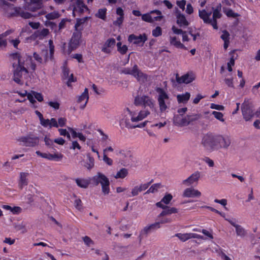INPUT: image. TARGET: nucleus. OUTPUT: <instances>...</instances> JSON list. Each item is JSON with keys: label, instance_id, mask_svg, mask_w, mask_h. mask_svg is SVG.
<instances>
[{"label": "nucleus", "instance_id": "obj_1", "mask_svg": "<svg viewBox=\"0 0 260 260\" xmlns=\"http://www.w3.org/2000/svg\"><path fill=\"white\" fill-rule=\"evenodd\" d=\"M13 66V80L19 85H23V76H27L28 71L27 67L24 66V60L18 53L10 55Z\"/></svg>", "mask_w": 260, "mask_h": 260}, {"label": "nucleus", "instance_id": "obj_2", "mask_svg": "<svg viewBox=\"0 0 260 260\" xmlns=\"http://www.w3.org/2000/svg\"><path fill=\"white\" fill-rule=\"evenodd\" d=\"M212 10L213 11L212 19L210 18L212 12H207L205 9L199 10V15L205 23L211 24L214 29H217L218 26L217 25V19L221 18L222 16L220 12L221 10V4H218L215 8L212 7Z\"/></svg>", "mask_w": 260, "mask_h": 260}, {"label": "nucleus", "instance_id": "obj_3", "mask_svg": "<svg viewBox=\"0 0 260 260\" xmlns=\"http://www.w3.org/2000/svg\"><path fill=\"white\" fill-rule=\"evenodd\" d=\"M91 180L95 185L101 184L102 191L104 194H108L109 193L110 182L109 179L104 174L98 172L91 178Z\"/></svg>", "mask_w": 260, "mask_h": 260}, {"label": "nucleus", "instance_id": "obj_4", "mask_svg": "<svg viewBox=\"0 0 260 260\" xmlns=\"http://www.w3.org/2000/svg\"><path fill=\"white\" fill-rule=\"evenodd\" d=\"M217 135L211 133L205 135L201 141L204 148L209 151L217 150Z\"/></svg>", "mask_w": 260, "mask_h": 260}, {"label": "nucleus", "instance_id": "obj_5", "mask_svg": "<svg viewBox=\"0 0 260 260\" xmlns=\"http://www.w3.org/2000/svg\"><path fill=\"white\" fill-rule=\"evenodd\" d=\"M156 91L158 93L157 101L159 110L161 112H165L169 106V96L167 92L161 88L157 87Z\"/></svg>", "mask_w": 260, "mask_h": 260}, {"label": "nucleus", "instance_id": "obj_6", "mask_svg": "<svg viewBox=\"0 0 260 260\" xmlns=\"http://www.w3.org/2000/svg\"><path fill=\"white\" fill-rule=\"evenodd\" d=\"M154 101L147 95L141 96H137L134 100V104L136 106L141 105L144 108L149 107L150 109L153 110L154 108Z\"/></svg>", "mask_w": 260, "mask_h": 260}, {"label": "nucleus", "instance_id": "obj_7", "mask_svg": "<svg viewBox=\"0 0 260 260\" xmlns=\"http://www.w3.org/2000/svg\"><path fill=\"white\" fill-rule=\"evenodd\" d=\"M242 114L246 121L250 120L254 116L252 104L248 100H245L241 106Z\"/></svg>", "mask_w": 260, "mask_h": 260}, {"label": "nucleus", "instance_id": "obj_8", "mask_svg": "<svg viewBox=\"0 0 260 260\" xmlns=\"http://www.w3.org/2000/svg\"><path fill=\"white\" fill-rule=\"evenodd\" d=\"M1 8L5 15L8 17L17 16L19 10V7H15L13 5L4 1L1 5Z\"/></svg>", "mask_w": 260, "mask_h": 260}, {"label": "nucleus", "instance_id": "obj_9", "mask_svg": "<svg viewBox=\"0 0 260 260\" xmlns=\"http://www.w3.org/2000/svg\"><path fill=\"white\" fill-rule=\"evenodd\" d=\"M18 140L22 142L23 145L25 147H34L38 146L39 144V138L31 135L22 137Z\"/></svg>", "mask_w": 260, "mask_h": 260}, {"label": "nucleus", "instance_id": "obj_10", "mask_svg": "<svg viewBox=\"0 0 260 260\" xmlns=\"http://www.w3.org/2000/svg\"><path fill=\"white\" fill-rule=\"evenodd\" d=\"M162 18L161 12L159 10L152 11L150 13L145 14L142 16V20L148 22L159 21Z\"/></svg>", "mask_w": 260, "mask_h": 260}, {"label": "nucleus", "instance_id": "obj_11", "mask_svg": "<svg viewBox=\"0 0 260 260\" xmlns=\"http://www.w3.org/2000/svg\"><path fill=\"white\" fill-rule=\"evenodd\" d=\"M202 177V173L196 171L191 174L187 178L182 181V184L185 186H189L193 184H197Z\"/></svg>", "mask_w": 260, "mask_h": 260}, {"label": "nucleus", "instance_id": "obj_12", "mask_svg": "<svg viewBox=\"0 0 260 260\" xmlns=\"http://www.w3.org/2000/svg\"><path fill=\"white\" fill-rule=\"evenodd\" d=\"M82 32L80 31H75L70 40L69 46V53H70L73 50L76 49L81 43V38Z\"/></svg>", "mask_w": 260, "mask_h": 260}, {"label": "nucleus", "instance_id": "obj_13", "mask_svg": "<svg viewBox=\"0 0 260 260\" xmlns=\"http://www.w3.org/2000/svg\"><path fill=\"white\" fill-rule=\"evenodd\" d=\"M24 8L25 10L35 12L43 7L42 0H24Z\"/></svg>", "mask_w": 260, "mask_h": 260}, {"label": "nucleus", "instance_id": "obj_14", "mask_svg": "<svg viewBox=\"0 0 260 260\" xmlns=\"http://www.w3.org/2000/svg\"><path fill=\"white\" fill-rule=\"evenodd\" d=\"M125 111L129 114L131 117V120L133 122H137L141 121L150 114V111L146 109L140 111L138 116H135V113L131 111L128 108H126Z\"/></svg>", "mask_w": 260, "mask_h": 260}, {"label": "nucleus", "instance_id": "obj_15", "mask_svg": "<svg viewBox=\"0 0 260 260\" xmlns=\"http://www.w3.org/2000/svg\"><path fill=\"white\" fill-rule=\"evenodd\" d=\"M217 150L223 148L227 149L231 144V140L229 136L217 135Z\"/></svg>", "mask_w": 260, "mask_h": 260}, {"label": "nucleus", "instance_id": "obj_16", "mask_svg": "<svg viewBox=\"0 0 260 260\" xmlns=\"http://www.w3.org/2000/svg\"><path fill=\"white\" fill-rule=\"evenodd\" d=\"M147 40V37L145 34H143L139 36L132 34L130 35L128 38V41L129 42L141 46L143 45Z\"/></svg>", "mask_w": 260, "mask_h": 260}, {"label": "nucleus", "instance_id": "obj_17", "mask_svg": "<svg viewBox=\"0 0 260 260\" xmlns=\"http://www.w3.org/2000/svg\"><path fill=\"white\" fill-rule=\"evenodd\" d=\"M156 206L164 209V210L159 214L158 216L160 218L163 216L171 215L173 213L178 212V209L175 207L170 208L166 205L162 204L161 202H158L156 203Z\"/></svg>", "mask_w": 260, "mask_h": 260}, {"label": "nucleus", "instance_id": "obj_18", "mask_svg": "<svg viewBox=\"0 0 260 260\" xmlns=\"http://www.w3.org/2000/svg\"><path fill=\"white\" fill-rule=\"evenodd\" d=\"M195 79V76L192 73H187L181 77L176 74V80L178 84H189Z\"/></svg>", "mask_w": 260, "mask_h": 260}, {"label": "nucleus", "instance_id": "obj_19", "mask_svg": "<svg viewBox=\"0 0 260 260\" xmlns=\"http://www.w3.org/2000/svg\"><path fill=\"white\" fill-rule=\"evenodd\" d=\"M159 228H160L159 223L156 222L144 227L140 233L139 236V242H141L144 236H147L148 234L150 233L152 231Z\"/></svg>", "mask_w": 260, "mask_h": 260}, {"label": "nucleus", "instance_id": "obj_20", "mask_svg": "<svg viewBox=\"0 0 260 260\" xmlns=\"http://www.w3.org/2000/svg\"><path fill=\"white\" fill-rule=\"evenodd\" d=\"M201 192L193 187H188L184 189L182 196L184 198H200Z\"/></svg>", "mask_w": 260, "mask_h": 260}, {"label": "nucleus", "instance_id": "obj_21", "mask_svg": "<svg viewBox=\"0 0 260 260\" xmlns=\"http://www.w3.org/2000/svg\"><path fill=\"white\" fill-rule=\"evenodd\" d=\"M88 90L86 88L84 89V92L81 94V95L78 96L77 99V102L81 104L80 108L81 109H84V108L86 107V104L88 101Z\"/></svg>", "mask_w": 260, "mask_h": 260}, {"label": "nucleus", "instance_id": "obj_22", "mask_svg": "<svg viewBox=\"0 0 260 260\" xmlns=\"http://www.w3.org/2000/svg\"><path fill=\"white\" fill-rule=\"evenodd\" d=\"M229 222L235 227L236 229V233L238 236L243 238L246 235V232L245 229L241 225L237 224L235 222V219L232 220L229 219H225Z\"/></svg>", "mask_w": 260, "mask_h": 260}, {"label": "nucleus", "instance_id": "obj_23", "mask_svg": "<svg viewBox=\"0 0 260 260\" xmlns=\"http://www.w3.org/2000/svg\"><path fill=\"white\" fill-rule=\"evenodd\" d=\"M173 123L178 126H185L188 125L187 116L183 117L180 115H176L173 118Z\"/></svg>", "mask_w": 260, "mask_h": 260}, {"label": "nucleus", "instance_id": "obj_24", "mask_svg": "<svg viewBox=\"0 0 260 260\" xmlns=\"http://www.w3.org/2000/svg\"><path fill=\"white\" fill-rule=\"evenodd\" d=\"M116 41L114 38L108 39L102 48V51L107 54H110L111 49L114 46Z\"/></svg>", "mask_w": 260, "mask_h": 260}, {"label": "nucleus", "instance_id": "obj_25", "mask_svg": "<svg viewBox=\"0 0 260 260\" xmlns=\"http://www.w3.org/2000/svg\"><path fill=\"white\" fill-rule=\"evenodd\" d=\"M135 72V73H134L133 76L135 77L139 82L143 83L147 81V75L140 71L138 66Z\"/></svg>", "mask_w": 260, "mask_h": 260}, {"label": "nucleus", "instance_id": "obj_26", "mask_svg": "<svg viewBox=\"0 0 260 260\" xmlns=\"http://www.w3.org/2000/svg\"><path fill=\"white\" fill-rule=\"evenodd\" d=\"M122 120H124L126 127L130 129H133L136 127H144L146 125L147 123L149 122L148 121H145L139 124L134 125L131 123L130 120L127 117H124V118L122 119Z\"/></svg>", "mask_w": 260, "mask_h": 260}, {"label": "nucleus", "instance_id": "obj_27", "mask_svg": "<svg viewBox=\"0 0 260 260\" xmlns=\"http://www.w3.org/2000/svg\"><path fill=\"white\" fill-rule=\"evenodd\" d=\"M41 124L44 127L51 128L52 127L57 126V121L55 118H52L51 119H43L40 121Z\"/></svg>", "mask_w": 260, "mask_h": 260}, {"label": "nucleus", "instance_id": "obj_28", "mask_svg": "<svg viewBox=\"0 0 260 260\" xmlns=\"http://www.w3.org/2000/svg\"><path fill=\"white\" fill-rule=\"evenodd\" d=\"M176 22L180 27H184L187 26L189 25V22L186 20L185 16L183 14L180 13H178L176 16Z\"/></svg>", "mask_w": 260, "mask_h": 260}, {"label": "nucleus", "instance_id": "obj_29", "mask_svg": "<svg viewBox=\"0 0 260 260\" xmlns=\"http://www.w3.org/2000/svg\"><path fill=\"white\" fill-rule=\"evenodd\" d=\"M29 174L26 172H21L20 173L19 186V188L22 189L23 186L28 184V179L27 178Z\"/></svg>", "mask_w": 260, "mask_h": 260}, {"label": "nucleus", "instance_id": "obj_30", "mask_svg": "<svg viewBox=\"0 0 260 260\" xmlns=\"http://www.w3.org/2000/svg\"><path fill=\"white\" fill-rule=\"evenodd\" d=\"M87 17H84L81 19H77L76 20V23L75 25V28L76 31H80L81 32L83 30L84 27V24L87 20Z\"/></svg>", "mask_w": 260, "mask_h": 260}, {"label": "nucleus", "instance_id": "obj_31", "mask_svg": "<svg viewBox=\"0 0 260 260\" xmlns=\"http://www.w3.org/2000/svg\"><path fill=\"white\" fill-rule=\"evenodd\" d=\"M170 43L171 45H173L176 48L186 49L185 46L182 44L180 41L177 40L176 37H170Z\"/></svg>", "mask_w": 260, "mask_h": 260}, {"label": "nucleus", "instance_id": "obj_32", "mask_svg": "<svg viewBox=\"0 0 260 260\" xmlns=\"http://www.w3.org/2000/svg\"><path fill=\"white\" fill-rule=\"evenodd\" d=\"M190 96V93L186 92L184 94L177 95V99L179 103H186L189 100Z\"/></svg>", "mask_w": 260, "mask_h": 260}, {"label": "nucleus", "instance_id": "obj_33", "mask_svg": "<svg viewBox=\"0 0 260 260\" xmlns=\"http://www.w3.org/2000/svg\"><path fill=\"white\" fill-rule=\"evenodd\" d=\"M75 181L79 187L83 188H87L89 184V181L85 179L77 178Z\"/></svg>", "mask_w": 260, "mask_h": 260}, {"label": "nucleus", "instance_id": "obj_34", "mask_svg": "<svg viewBox=\"0 0 260 260\" xmlns=\"http://www.w3.org/2000/svg\"><path fill=\"white\" fill-rule=\"evenodd\" d=\"M128 174V171L125 168H122L118 171L114 177L116 179L118 178H125Z\"/></svg>", "mask_w": 260, "mask_h": 260}, {"label": "nucleus", "instance_id": "obj_35", "mask_svg": "<svg viewBox=\"0 0 260 260\" xmlns=\"http://www.w3.org/2000/svg\"><path fill=\"white\" fill-rule=\"evenodd\" d=\"M88 160L85 165V167L88 170L91 169L94 166V159L89 154H87Z\"/></svg>", "mask_w": 260, "mask_h": 260}, {"label": "nucleus", "instance_id": "obj_36", "mask_svg": "<svg viewBox=\"0 0 260 260\" xmlns=\"http://www.w3.org/2000/svg\"><path fill=\"white\" fill-rule=\"evenodd\" d=\"M76 8L79 9L81 12H84L85 9L88 10L87 7L85 5L82 0L76 1Z\"/></svg>", "mask_w": 260, "mask_h": 260}, {"label": "nucleus", "instance_id": "obj_37", "mask_svg": "<svg viewBox=\"0 0 260 260\" xmlns=\"http://www.w3.org/2000/svg\"><path fill=\"white\" fill-rule=\"evenodd\" d=\"M63 158V155L60 153L50 154L49 160L60 161Z\"/></svg>", "mask_w": 260, "mask_h": 260}, {"label": "nucleus", "instance_id": "obj_38", "mask_svg": "<svg viewBox=\"0 0 260 260\" xmlns=\"http://www.w3.org/2000/svg\"><path fill=\"white\" fill-rule=\"evenodd\" d=\"M3 208L7 210H10L14 214H18L20 213L21 210V209L19 207H12L9 205H4Z\"/></svg>", "mask_w": 260, "mask_h": 260}, {"label": "nucleus", "instance_id": "obj_39", "mask_svg": "<svg viewBox=\"0 0 260 260\" xmlns=\"http://www.w3.org/2000/svg\"><path fill=\"white\" fill-rule=\"evenodd\" d=\"M17 16H20L24 19H29L32 17V15L27 12H25L21 8H19Z\"/></svg>", "mask_w": 260, "mask_h": 260}, {"label": "nucleus", "instance_id": "obj_40", "mask_svg": "<svg viewBox=\"0 0 260 260\" xmlns=\"http://www.w3.org/2000/svg\"><path fill=\"white\" fill-rule=\"evenodd\" d=\"M49 33V29L47 28H43L41 30H38L36 32L37 37L40 39L47 36Z\"/></svg>", "mask_w": 260, "mask_h": 260}, {"label": "nucleus", "instance_id": "obj_41", "mask_svg": "<svg viewBox=\"0 0 260 260\" xmlns=\"http://www.w3.org/2000/svg\"><path fill=\"white\" fill-rule=\"evenodd\" d=\"M202 117V115L199 114H194L192 115H187V121H188V124H190V123L198 120V119H200Z\"/></svg>", "mask_w": 260, "mask_h": 260}, {"label": "nucleus", "instance_id": "obj_42", "mask_svg": "<svg viewBox=\"0 0 260 260\" xmlns=\"http://www.w3.org/2000/svg\"><path fill=\"white\" fill-rule=\"evenodd\" d=\"M161 185L160 183L154 184L145 192V194L156 192L159 188H161Z\"/></svg>", "mask_w": 260, "mask_h": 260}, {"label": "nucleus", "instance_id": "obj_43", "mask_svg": "<svg viewBox=\"0 0 260 260\" xmlns=\"http://www.w3.org/2000/svg\"><path fill=\"white\" fill-rule=\"evenodd\" d=\"M99 133L102 136L101 139V141L104 144V145H107L108 142L110 141L109 137L107 135L104 133L102 130H99Z\"/></svg>", "mask_w": 260, "mask_h": 260}, {"label": "nucleus", "instance_id": "obj_44", "mask_svg": "<svg viewBox=\"0 0 260 260\" xmlns=\"http://www.w3.org/2000/svg\"><path fill=\"white\" fill-rule=\"evenodd\" d=\"M137 66L135 65L132 69L131 68H124L121 70V72L125 74H129L134 76V73H135V70L137 68Z\"/></svg>", "mask_w": 260, "mask_h": 260}, {"label": "nucleus", "instance_id": "obj_45", "mask_svg": "<svg viewBox=\"0 0 260 260\" xmlns=\"http://www.w3.org/2000/svg\"><path fill=\"white\" fill-rule=\"evenodd\" d=\"M60 15L57 12H53L46 15L45 17L48 20H53L58 18Z\"/></svg>", "mask_w": 260, "mask_h": 260}, {"label": "nucleus", "instance_id": "obj_46", "mask_svg": "<svg viewBox=\"0 0 260 260\" xmlns=\"http://www.w3.org/2000/svg\"><path fill=\"white\" fill-rule=\"evenodd\" d=\"M106 9H101L99 10L98 13L95 15L97 17L105 20L106 19Z\"/></svg>", "mask_w": 260, "mask_h": 260}, {"label": "nucleus", "instance_id": "obj_47", "mask_svg": "<svg viewBox=\"0 0 260 260\" xmlns=\"http://www.w3.org/2000/svg\"><path fill=\"white\" fill-rule=\"evenodd\" d=\"M9 31H7L5 32L4 34L0 35V47H5L7 45V42L6 40L3 39L4 37L7 36L8 34H9Z\"/></svg>", "mask_w": 260, "mask_h": 260}, {"label": "nucleus", "instance_id": "obj_48", "mask_svg": "<svg viewBox=\"0 0 260 260\" xmlns=\"http://www.w3.org/2000/svg\"><path fill=\"white\" fill-rule=\"evenodd\" d=\"M175 236L178 237L181 241L185 242L189 239L188 233L181 234L178 233L175 235Z\"/></svg>", "mask_w": 260, "mask_h": 260}, {"label": "nucleus", "instance_id": "obj_49", "mask_svg": "<svg viewBox=\"0 0 260 260\" xmlns=\"http://www.w3.org/2000/svg\"><path fill=\"white\" fill-rule=\"evenodd\" d=\"M172 198L173 197L171 194H167L161 199L160 202H161L162 204H168Z\"/></svg>", "mask_w": 260, "mask_h": 260}, {"label": "nucleus", "instance_id": "obj_50", "mask_svg": "<svg viewBox=\"0 0 260 260\" xmlns=\"http://www.w3.org/2000/svg\"><path fill=\"white\" fill-rule=\"evenodd\" d=\"M212 115L214 116V117L218 120H220V121L224 122V119L223 118V115L222 113L217 112V111H213L212 113Z\"/></svg>", "mask_w": 260, "mask_h": 260}, {"label": "nucleus", "instance_id": "obj_51", "mask_svg": "<svg viewBox=\"0 0 260 260\" xmlns=\"http://www.w3.org/2000/svg\"><path fill=\"white\" fill-rule=\"evenodd\" d=\"M223 11L228 17L235 18L238 16L237 13H234L231 9H224Z\"/></svg>", "mask_w": 260, "mask_h": 260}, {"label": "nucleus", "instance_id": "obj_52", "mask_svg": "<svg viewBox=\"0 0 260 260\" xmlns=\"http://www.w3.org/2000/svg\"><path fill=\"white\" fill-rule=\"evenodd\" d=\"M68 19L64 18L62 19L58 25V31H60L62 29L66 27L67 23L69 22Z\"/></svg>", "mask_w": 260, "mask_h": 260}, {"label": "nucleus", "instance_id": "obj_53", "mask_svg": "<svg viewBox=\"0 0 260 260\" xmlns=\"http://www.w3.org/2000/svg\"><path fill=\"white\" fill-rule=\"evenodd\" d=\"M82 239H83V240L84 243L87 246L89 247L94 244V242L88 236H86L83 237Z\"/></svg>", "mask_w": 260, "mask_h": 260}, {"label": "nucleus", "instance_id": "obj_54", "mask_svg": "<svg viewBox=\"0 0 260 260\" xmlns=\"http://www.w3.org/2000/svg\"><path fill=\"white\" fill-rule=\"evenodd\" d=\"M161 34V28L159 26H157L154 29L152 30V35L155 37L160 36Z\"/></svg>", "mask_w": 260, "mask_h": 260}, {"label": "nucleus", "instance_id": "obj_55", "mask_svg": "<svg viewBox=\"0 0 260 260\" xmlns=\"http://www.w3.org/2000/svg\"><path fill=\"white\" fill-rule=\"evenodd\" d=\"M67 122L66 118L64 117H60L58 119V122L57 121V126H54L55 127H58V126L63 127L66 125Z\"/></svg>", "mask_w": 260, "mask_h": 260}, {"label": "nucleus", "instance_id": "obj_56", "mask_svg": "<svg viewBox=\"0 0 260 260\" xmlns=\"http://www.w3.org/2000/svg\"><path fill=\"white\" fill-rule=\"evenodd\" d=\"M234 53H235V51H233L230 52V55H231V57L230 58V60L229 62H228L227 63V66H234L235 60V59L236 58V57L234 56Z\"/></svg>", "mask_w": 260, "mask_h": 260}, {"label": "nucleus", "instance_id": "obj_57", "mask_svg": "<svg viewBox=\"0 0 260 260\" xmlns=\"http://www.w3.org/2000/svg\"><path fill=\"white\" fill-rule=\"evenodd\" d=\"M49 50H50V59L52 58L53 54L54 52V46L53 44V41L51 40L49 41Z\"/></svg>", "mask_w": 260, "mask_h": 260}, {"label": "nucleus", "instance_id": "obj_58", "mask_svg": "<svg viewBox=\"0 0 260 260\" xmlns=\"http://www.w3.org/2000/svg\"><path fill=\"white\" fill-rule=\"evenodd\" d=\"M47 103L48 105L55 110H58L59 108L60 104L57 102H49Z\"/></svg>", "mask_w": 260, "mask_h": 260}, {"label": "nucleus", "instance_id": "obj_59", "mask_svg": "<svg viewBox=\"0 0 260 260\" xmlns=\"http://www.w3.org/2000/svg\"><path fill=\"white\" fill-rule=\"evenodd\" d=\"M224 81L225 84L229 87H232V88H233L234 87V84H233V78H225L224 79Z\"/></svg>", "mask_w": 260, "mask_h": 260}, {"label": "nucleus", "instance_id": "obj_60", "mask_svg": "<svg viewBox=\"0 0 260 260\" xmlns=\"http://www.w3.org/2000/svg\"><path fill=\"white\" fill-rule=\"evenodd\" d=\"M103 160L109 166H112L113 164V160L111 158L108 157L106 154H104Z\"/></svg>", "mask_w": 260, "mask_h": 260}, {"label": "nucleus", "instance_id": "obj_61", "mask_svg": "<svg viewBox=\"0 0 260 260\" xmlns=\"http://www.w3.org/2000/svg\"><path fill=\"white\" fill-rule=\"evenodd\" d=\"M44 142L45 143V145L47 146V147H49V146H51L53 145L54 141L50 139L49 137L46 136L44 137Z\"/></svg>", "mask_w": 260, "mask_h": 260}, {"label": "nucleus", "instance_id": "obj_62", "mask_svg": "<svg viewBox=\"0 0 260 260\" xmlns=\"http://www.w3.org/2000/svg\"><path fill=\"white\" fill-rule=\"evenodd\" d=\"M210 108L212 109H216L217 110H223L224 107L222 105H216L215 104H211L210 106Z\"/></svg>", "mask_w": 260, "mask_h": 260}, {"label": "nucleus", "instance_id": "obj_63", "mask_svg": "<svg viewBox=\"0 0 260 260\" xmlns=\"http://www.w3.org/2000/svg\"><path fill=\"white\" fill-rule=\"evenodd\" d=\"M141 192L139 187L138 186H136L134 188L132 189V196L134 197L137 196L139 192Z\"/></svg>", "mask_w": 260, "mask_h": 260}, {"label": "nucleus", "instance_id": "obj_64", "mask_svg": "<svg viewBox=\"0 0 260 260\" xmlns=\"http://www.w3.org/2000/svg\"><path fill=\"white\" fill-rule=\"evenodd\" d=\"M32 94L39 102H42L43 101V96L41 93L33 91Z\"/></svg>", "mask_w": 260, "mask_h": 260}]
</instances>
